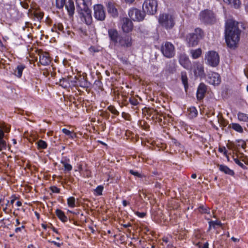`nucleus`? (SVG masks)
Segmentation results:
<instances>
[{"label": "nucleus", "mask_w": 248, "mask_h": 248, "mask_svg": "<svg viewBox=\"0 0 248 248\" xmlns=\"http://www.w3.org/2000/svg\"><path fill=\"white\" fill-rule=\"evenodd\" d=\"M238 23L232 19H228L225 25V38L227 44L231 48L236 47L240 40L241 31Z\"/></svg>", "instance_id": "obj_1"}, {"label": "nucleus", "mask_w": 248, "mask_h": 248, "mask_svg": "<svg viewBox=\"0 0 248 248\" xmlns=\"http://www.w3.org/2000/svg\"><path fill=\"white\" fill-rule=\"evenodd\" d=\"M199 19L202 23L209 25L215 24L217 21L216 14L214 11L207 9L200 12Z\"/></svg>", "instance_id": "obj_2"}, {"label": "nucleus", "mask_w": 248, "mask_h": 248, "mask_svg": "<svg viewBox=\"0 0 248 248\" xmlns=\"http://www.w3.org/2000/svg\"><path fill=\"white\" fill-rule=\"evenodd\" d=\"M204 36V31L201 28L195 29L194 32L187 35L186 41L188 46L193 47L197 46Z\"/></svg>", "instance_id": "obj_3"}, {"label": "nucleus", "mask_w": 248, "mask_h": 248, "mask_svg": "<svg viewBox=\"0 0 248 248\" xmlns=\"http://www.w3.org/2000/svg\"><path fill=\"white\" fill-rule=\"evenodd\" d=\"M77 3L78 5L79 4H82L83 7H80L81 12L80 13V18L81 20L87 25H90L92 22V16L91 11L85 5L84 0H77Z\"/></svg>", "instance_id": "obj_4"}, {"label": "nucleus", "mask_w": 248, "mask_h": 248, "mask_svg": "<svg viewBox=\"0 0 248 248\" xmlns=\"http://www.w3.org/2000/svg\"><path fill=\"white\" fill-rule=\"evenodd\" d=\"M158 21L159 24L166 29L172 28L175 24L173 16L168 14H162L159 15Z\"/></svg>", "instance_id": "obj_5"}, {"label": "nucleus", "mask_w": 248, "mask_h": 248, "mask_svg": "<svg viewBox=\"0 0 248 248\" xmlns=\"http://www.w3.org/2000/svg\"><path fill=\"white\" fill-rule=\"evenodd\" d=\"M205 60L207 61L206 63L212 67H216L219 63V55L215 51L207 52L205 56Z\"/></svg>", "instance_id": "obj_6"}, {"label": "nucleus", "mask_w": 248, "mask_h": 248, "mask_svg": "<svg viewBox=\"0 0 248 248\" xmlns=\"http://www.w3.org/2000/svg\"><path fill=\"white\" fill-rule=\"evenodd\" d=\"M157 5L156 0H146L142 5L143 10L148 14L154 15L157 11Z\"/></svg>", "instance_id": "obj_7"}, {"label": "nucleus", "mask_w": 248, "mask_h": 248, "mask_svg": "<svg viewBox=\"0 0 248 248\" xmlns=\"http://www.w3.org/2000/svg\"><path fill=\"white\" fill-rule=\"evenodd\" d=\"M161 51L163 55L167 58L173 57L175 54L174 46L169 42H166L162 45Z\"/></svg>", "instance_id": "obj_8"}, {"label": "nucleus", "mask_w": 248, "mask_h": 248, "mask_svg": "<svg viewBox=\"0 0 248 248\" xmlns=\"http://www.w3.org/2000/svg\"><path fill=\"white\" fill-rule=\"evenodd\" d=\"M191 70L193 72L194 76L196 78H203L205 77V74L203 64L199 61L193 62Z\"/></svg>", "instance_id": "obj_9"}, {"label": "nucleus", "mask_w": 248, "mask_h": 248, "mask_svg": "<svg viewBox=\"0 0 248 248\" xmlns=\"http://www.w3.org/2000/svg\"><path fill=\"white\" fill-rule=\"evenodd\" d=\"M34 52L39 57V62L43 65H47L50 63L51 60L49 54L35 49Z\"/></svg>", "instance_id": "obj_10"}, {"label": "nucleus", "mask_w": 248, "mask_h": 248, "mask_svg": "<svg viewBox=\"0 0 248 248\" xmlns=\"http://www.w3.org/2000/svg\"><path fill=\"white\" fill-rule=\"evenodd\" d=\"M94 16L98 20L103 21L106 17L105 12L103 6L101 4L94 6Z\"/></svg>", "instance_id": "obj_11"}, {"label": "nucleus", "mask_w": 248, "mask_h": 248, "mask_svg": "<svg viewBox=\"0 0 248 248\" xmlns=\"http://www.w3.org/2000/svg\"><path fill=\"white\" fill-rule=\"evenodd\" d=\"M128 15L134 21H141L144 17V14L136 8L131 9L128 12Z\"/></svg>", "instance_id": "obj_12"}, {"label": "nucleus", "mask_w": 248, "mask_h": 248, "mask_svg": "<svg viewBox=\"0 0 248 248\" xmlns=\"http://www.w3.org/2000/svg\"><path fill=\"white\" fill-rule=\"evenodd\" d=\"M207 82L213 85H218L221 81L219 75L216 72L208 74L207 78Z\"/></svg>", "instance_id": "obj_13"}, {"label": "nucleus", "mask_w": 248, "mask_h": 248, "mask_svg": "<svg viewBox=\"0 0 248 248\" xmlns=\"http://www.w3.org/2000/svg\"><path fill=\"white\" fill-rule=\"evenodd\" d=\"M122 29L125 32H129L131 31L133 27L132 22L127 17L122 19Z\"/></svg>", "instance_id": "obj_14"}, {"label": "nucleus", "mask_w": 248, "mask_h": 248, "mask_svg": "<svg viewBox=\"0 0 248 248\" xmlns=\"http://www.w3.org/2000/svg\"><path fill=\"white\" fill-rule=\"evenodd\" d=\"M207 91V86L203 83H201L199 85L197 91V98L198 100H202L205 96Z\"/></svg>", "instance_id": "obj_15"}, {"label": "nucleus", "mask_w": 248, "mask_h": 248, "mask_svg": "<svg viewBox=\"0 0 248 248\" xmlns=\"http://www.w3.org/2000/svg\"><path fill=\"white\" fill-rule=\"evenodd\" d=\"M72 85L74 86H80L81 87L85 88L88 86V83L84 77H80L78 78L75 77L73 80H71Z\"/></svg>", "instance_id": "obj_16"}, {"label": "nucleus", "mask_w": 248, "mask_h": 248, "mask_svg": "<svg viewBox=\"0 0 248 248\" xmlns=\"http://www.w3.org/2000/svg\"><path fill=\"white\" fill-rule=\"evenodd\" d=\"M108 34L110 40L112 41L115 45L117 44L120 36L117 30L115 29H109L108 30Z\"/></svg>", "instance_id": "obj_17"}, {"label": "nucleus", "mask_w": 248, "mask_h": 248, "mask_svg": "<svg viewBox=\"0 0 248 248\" xmlns=\"http://www.w3.org/2000/svg\"><path fill=\"white\" fill-rule=\"evenodd\" d=\"M118 43L122 46L129 47L132 45V38L128 35L120 37Z\"/></svg>", "instance_id": "obj_18"}, {"label": "nucleus", "mask_w": 248, "mask_h": 248, "mask_svg": "<svg viewBox=\"0 0 248 248\" xmlns=\"http://www.w3.org/2000/svg\"><path fill=\"white\" fill-rule=\"evenodd\" d=\"M12 199L10 201L9 200H6L5 205V207H3V210L6 213H8L9 212H12V209L14 208V203L15 201L16 200V195L14 194L12 196Z\"/></svg>", "instance_id": "obj_19"}, {"label": "nucleus", "mask_w": 248, "mask_h": 248, "mask_svg": "<svg viewBox=\"0 0 248 248\" xmlns=\"http://www.w3.org/2000/svg\"><path fill=\"white\" fill-rule=\"evenodd\" d=\"M179 61L180 64L183 66L185 68L187 69L189 67L190 63L188 57L185 54H181L179 57Z\"/></svg>", "instance_id": "obj_20"}, {"label": "nucleus", "mask_w": 248, "mask_h": 248, "mask_svg": "<svg viewBox=\"0 0 248 248\" xmlns=\"http://www.w3.org/2000/svg\"><path fill=\"white\" fill-rule=\"evenodd\" d=\"M64 5L69 15L72 16L75 12V5L73 0H68V2Z\"/></svg>", "instance_id": "obj_21"}, {"label": "nucleus", "mask_w": 248, "mask_h": 248, "mask_svg": "<svg viewBox=\"0 0 248 248\" xmlns=\"http://www.w3.org/2000/svg\"><path fill=\"white\" fill-rule=\"evenodd\" d=\"M107 6L108 11L109 14H110L113 17L118 16V14L117 10L113 3L108 2Z\"/></svg>", "instance_id": "obj_22"}, {"label": "nucleus", "mask_w": 248, "mask_h": 248, "mask_svg": "<svg viewBox=\"0 0 248 248\" xmlns=\"http://www.w3.org/2000/svg\"><path fill=\"white\" fill-rule=\"evenodd\" d=\"M27 236V231L25 228H22L20 230L19 228H16V239L18 241H20L25 238Z\"/></svg>", "instance_id": "obj_23"}, {"label": "nucleus", "mask_w": 248, "mask_h": 248, "mask_svg": "<svg viewBox=\"0 0 248 248\" xmlns=\"http://www.w3.org/2000/svg\"><path fill=\"white\" fill-rule=\"evenodd\" d=\"M220 171L224 172L226 174L233 176L234 174L233 170L229 169L227 166L218 164L217 165Z\"/></svg>", "instance_id": "obj_24"}, {"label": "nucleus", "mask_w": 248, "mask_h": 248, "mask_svg": "<svg viewBox=\"0 0 248 248\" xmlns=\"http://www.w3.org/2000/svg\"><path fill=\"white\" fill-rule=\"evenodd\" d=\"M26 68V66L24 63H19L16 66V77L18 78H21L22 72Z\"/></svg>", "instance_id": "obj_25"}, {"label": "nucleus", "mask_w": 248, "mask_h": 248, "mask_svg": "<svg viewBox=\"0 0 248 248\" xmlns=\"http://www.w3.org/2000/svg\"><path fill=\"white\" fill-rule=\"evenodd\" d=\"M202 53L201 48H197L196 49H192L190 51V54L193 59H196L200 57Z\"/></svg>", "instance_id": "obj_26"}, {"label": "nucleus", "mask_w": 248, "mask_h": 248, "mask_svg": "<svg viewBox=\"0 0 248 248\" xmlns=\"http://www.w3.org/2000/svg\"><path fill=\"white\" fill-rule=\"evenodd\" d=\"M229 127L232 128L234 131L242 133L243 132V129L242 126L237 123H232L229 125Z\"/></svg>", "instance_id": "obj_27"}, {"label": "nucleus", "mask_w": 248, "mask_h": 248, "mask_svg": "<svg viewBox=\"0 0 248 248\" xmlns=\"http://www.w3.org/2000/svg\"><path fill=\"white\" fill-rule=\"evenodd\" d=\"M217 122L221 126L226 127L228 124L227 121L223 118L222 114L219 113L217 116Z\"/></svg>", "instance_id": "obj_28"}, {"label": "nucleus", "mask_w": 248, "mask_h": 248, "mask_svg": "<svg viewBox=\"0 0 248 248\" xmlns=\"http://www.w3.org/2000/svg\"><path fill=\"white\" fill-rule=\"evenodd\" d=\"M56 214L58 217L63 222H65L67 220V217L65 215L63 212L60 209H57L56 210Z\"/></svg>", "instance_id": "obj_29"}, {"label": "nucleus", "mask_w": 248, "mask_h": 248, "mask_svg": "<svg viewBox=\"0 0 248 248\" xmlns=\"http://www.w3.org/2000/svg\"><path fill=\"white\" fill-rule=\"evenodd\" d=\"M225 3L231 5L235 8H238L240 5L239 0H223Z\"/></svg>", "instance_id": "obj_30"}, {"label": "nucleus", "mask_w": 248, "mask_h": 248, "mask_svg": "<svg viewBox=\"0 0 248 248\" xmlns=\"http://www.w3.org/2000/svg\"><path fill=\"white\" fill-rule=\"evenodd\" d=\"M187 111L188 112V115L190 118H194L197 117L198 115V111L195 107H190L188 108Z\"/></svg>", "instance_id": "obj_31"}, {"label": "nucleus", "mask_w": 248, "mask_h": 248, "mask_svg": "<svg viewBox=\"0 0 248 248\" xmlns=\"http://www.w3.org/2000/svg\"><path fill=\"white\" fill-rule=\"evenodd\" d=\"M237 118L240 121L248 123V114H247L239 112L237 113Z\"/></svg>", "instance_id": "obj_32"}, {"label": "nucleus", "mask_w": 248, "mask_h": 248, "mask_svg": "<svg viewBox=\"0 0 248 248\" xmlns=\"http://www.w3.org/2000/svg\"><path fill=\"white\" fill-rule=\"evenodd\" d=\"M186 73L182 72L181 73V80L183 84L184 85L185 89L186 90L188 88V81Z\"/></svg>", "instance_id": "obj_33"}, {"label": "nucleus", "mask_w": 248, "mask_h": 248, "mask_svg": "<svg viewBox=\"0 0 248 248\" xmlns=\"http://www.w3.org/2000/svg\"><path fill=\"white\" fill-rule=\"evenodd\" d=\"M52 30L55 31L64 32L63 25L60 23L55 24L52 28Z\"/></svg>", "instance_id": "obj_34"}, {"label": "nucleus", "mask_w": 248, "mask_h": 248, "mask_svg": "<svg viewBox=\"0 0 248 248\" xmlns=\"http://www.w3.org/2000/svg\"><path fill=\"white\" fill-rule=\"evenodd\" d=\"M38 149H45L47 148V144L45 141L40 140L36 143Z\"/></svg>", "instance_id": "obj_35"}, {"label": "nucleus", "mask_w": 248, "mask_h": 248, "mask_svg": "<svg viewBox=\"0 0 248 248\" xmlns=\"http://www.w3.org/2000/svg\"><path fill=\"white\" fill-rule=\"evenodd\" d=\"M150 113L153 116V117H155L156 119H158L159 122L162 121V119L160 117L161 115L157 110L152 109L150 110Z\"/></svg>", "instance_id": "obj_36"}, {"label": "nucleus", "mask_w": 248, "mask_h": 248, "mask_svg": "<svg viewBox=\"0 0 248 248\" xmlns=\"http://www.w3.org/2000/svg\"><path fill=\"white\" fill-rule=\"evenodd\" d=\"M209 230H210L212 227H213L214 228H215L216 226H221L222 225L221 222L220 221H210L209 222Z\"/></svg>", "instance_id": "obj_37"}, {"label": "nucleus", "mask_w": 248, "mask_h": 248, "mask_svg": "<svg viewBox=\"0 0 248 248\" xmlns=\"http://www.w3.org/2000/svg\"><path fill=\"white\" fill-rule=\"evenodd\" d=\"M66 0H56V6L58 9H62L63 7L65 2Z\"/></svg>", "instance_id": "obj_38"}, {"label": "nucleus", "mask_w": 248, "mask_h": 248, "mask_svg": "<svg viewBox=\"0 0 248 248\" xmlns=\"http://www.w3.org/2000/svg\"><path fill=\"white\" fill-rule=\"evenodd\" d=\"M67 204L70 207H75V198L74 197H70L67 199Z\"/></svg>", "instance_id": "obj_39"}, {"label": "nucleus", "mask_w": 248, "mask_h": 248, "mask_svg": "<svg viewBox=\"0 0 248 248\" xmlns=\"http://www.w3.org/2000/svg\"><path fill=\"white\" fill-rule=\"evenodd\" d=\"M34 16L37 20H40L44 16V13L41 12L35 11L33 13Z\"/></svg>", "instance_id": "obj_40"}, {"label": "nucleus", "mask_w": 248, "mask_h": 248, "mask_svg": "<svg viewBox=\"0 0 248 248\" xmlns=\"http://www.w3.org/2000/svg\"><path fill=\"white\" fill-rule=\"evenodd\" d=\"M61 163L63 165L65 170L70 171L72 169V166L65 161H61Z\"/></svg>", "instance_id": "obj_41"}, {"label": "nucleus", "mask_w": 248, "mask_h": 248, "mask_svg": "<svg viewBox=\"0 0 248 248\" xmlns=\"http://www.w3.org/2000/svg\"><path fill=\"white\" fill-rule=\"evenodd\" d=\"M108 109L109 111L111 112L112 114L115 115H119V111L116 109V108H115L113 106H110L108 107Z\"/></svg>", "instance_id": "obj_42"}, {"label": "nucleus", "mask_w": 248, "mask_h": 248, "mask_svg": "<svg viewBox=\"0 0 248 248\" xmlns=\"http://www.w3.org/2000/svg\"><path fill=\"white\" fill-rule=\"evenodd\" d=\"M19 41V49H21L22 48H24L25 50H26V42L24 40L22 39H18Z\"/></svg>", "instance_id": "obj_43"}, {"label": "nucleus", "mask_w": 248, "mask_h": 248, "mask_svg": "<svg viewBox=\"0 0 248 248\" xmlns=\"http://www.w3.org/2000/svg\"><path fill=\"white\" fill-rule=\"evenodd\" d=\"M103 188H104V187L103 186H98L95 189V191L96 192V195H98V196L102 195V191H103Z\"/></svg>", "instance_id": "obj_44"}, {"label": "nucleus", "mask_w": 248, "mask_h": 248, "mask_svg": "<svg viewBox=\"0 0 248 248\" xmlns=\"http://www.w3.org/2000/svg\"><path fill=\"white\" fill-rule=\"evenodd\" d=\"M6 147V143L3 139H0V151L5 149Z\"/></svg>", "instance_id": "obj_45"}, {"label": "nucleus", "mask_w": 248, "mask_h": 248, "mask_svg": "<svg viewBox=\"0 0 248 248\" xmlns=\"http://www.w3.org/2000/svg\"><path fill=\"white\" fill-rule=\"evenodd\" d=\"M199 212L201 213H206L209 214L210 210L209 208H206L204 207L203 206L199 207L198 208Z\"/></svg>", "instance_id": "obj_46"}, {"label": "nucleus", "mask_w": 248, "mask_h": 248, "mask_svg": "<svg viewBox=\"0 0 248 248\" xmlns=\"http://www.w3.org/2000/svg\"><path fill=\"white\" fill-rule=\"evenodd\" d=\"M218 151L220 153H223L224 155L226 156L228 158H229L227 155V150H226L225 147H219L218 149Z\"/></svg>", "instance_id": "obj_47"}, {"label": "nucleus", "mask_w": 248, "mask_h": 248, "mask_svg": "<svg viewBox=\"0 0 248 248\" xmlns=\"http://www.w3.org/2000/svg\"><path fill=\"white\" fill-rule=\"evenodd\" d=\"M60 82V85L65 88L68 86V80L65 78L61 79Z\"/></svg>", "instance_id": "obj_48"}, {"label": "nucleus", "mask_w": 248, "mask_h": 248, "mask_svg": "<svg viewBox=\"0 0 248 248\" xmlns=\"http://www.w3.org/2000/svg\"><path fill=\"white\" fill-rule=\"evenodd\" d=\"M129 102L132 105L134 106H136L139 104L138 100L134 97L130 98L129 99Z\"/></svg>", "instance_id": "obj_49"}, {"label": "nucleus", "mask_w": 248, "mask_h": 248, "mask_svg": "<svg viewBox=\"0 0 248 248\" xmlns=\"http://www.w3.org/2000/svg\"><path fill=\"white\" fill-rule=\"evenodd\" d=\"M234 161L236 164H237L242 168L244 169L246 168V166L238 158H234Z\"/></svg>", "instance_id": "obj_50"}, {"label": "nucleus", "mask_w": 248, "mask_h": 248, "mask_svg": "<svg viewBox=\"0 0 248 248\" xmlns=\"http://www.w3.org/2000/svg\"><path fill=\"white\" fill-rule=\"evenodd\" d=\"M129 172H130V173L131 174H132V175H134V176H137V177H138L140 178V177H141V174H140V173L139 172H138V171H134V170H130Z\"/></svg>", "instance_id": "obj_51"}, {"label": "nucleus", "mask_w": 248, "mask_h": 248, "mask_svg": "<svg viewBox=\"0 0 248 248\" xmlns=\"http://www.w3.org/2000/svg\"><path fill=\"white\" fill-rule=\"evenodd\" d=\"M172 143L173 145V146H175L176 147H179L181 148V146H182L180 143H179L176 139H172Z\"/></svg>", "instance_id": "obj_52"}, {"label": "nucleus", "mask_w": 248, "mask_h": 248, "mask_svg": "<svg viewBox=\"0 0 248 248\" xmlns=\"http://www.w3.org/2000/svg\"><path fill=\"white\" fill-rule=\"evenodd\" d=\"M51 190L53 192L56 193H59L60 192V189L55 186L51 187Z\"/></svg>", "instance_id": "obj_53"}, {"label": "nucleus", "mask_w": 248, "mask_h": 248, "mask_svg": "<svg viewBox=\"0 0 248 248\" xmlns=\"http://www.w3.org/2000/svg\"><path fill=\"white\" fill-rule=\"evenodd\" d=\"M37 139V137L36 136V135L34 134H32L31 136L29 139V141L30 142H32L33 141H34Z\"/></svg>", "instance_id": "obj_54"}, {"label": "nucleus", "mask_w": 248, "mask_h": 248, "mask_svg": "<svg viewBox=\"0 0 248 248\" xmlns=\"http://www.w3.org/2000/svg\"><path fill=\"white\" fill-rule=\"evenodd\" d=\"M37 139V137L36 136V135L34 134H32L31 136L29 139V141L30 142H32L33 141H34Z\"/></svg>", "instance_id": "obj_55"}, {"label": "nucleus", "mask_w": 248, "mask_h": 248, "mask_svg": "<svg viewBox=\"0 0 248 248\" xmlns=\"http://www.w3.org/2000/svg\"><path fill=\"white\" fill-rule=\"evenodd\" d=\"M62 132L65 134L66 135L68 136L69 137L70 135H71L72 132L70 130L66 129V128H63L62 129Z\"/></svg>", "instance_id": "obj_56"}, {"label": "nucleus", "mask_w": 248, "mask_h": 248, "mask_svg": "<svg viewBox=\"0 0 248 248\" xmlns=\"http://www.w3.org/2000/svg\"><path fill=\"white\" fill-rule=\"evenodd\" d=\"M1 128L3 130V132L5 131V132H9L10 130V128L5 125V124Z\"/></svg>", "instance_id": "obj_57"}, {"label": "nucleus", "mask_w": 248, "mask_h": 248, "mask_svg": "<svg viewBox=\"0 0 248 248\" xmlns=\"http://www.w3.org/2000/svg\"><path fill=\"white\" fill-rule=\"evenodd\" d=\"M19 226L16 227V228H19L20 230H21V229L22 228V227L23 228H25V226L23 224H22L20 226V222L19 221V220L18 219H16V226Z\"/></svg>", "instance_id": "obj_58"}, {"label": "nucleus", "mask_w": 248, "mask_h": 248, "mask_svg": "<svg viewBox=\"0 0 248 248\" xmlns=\"http://www.w3.org/2000/svg\"><path fill=\"white\" fill-rule=\"evenodd\" d=\"M238 142H240V144H241L240 145H241L242 148H243V149H245L246 148V143L244 140H238Z\"/></svg>", "instance_id": "obj_59"}, {"label": "nucleus", "mask_w": 248, "mask_h": 248, "mask_svg": "<svg viewBox=\"0 0 248 248\" xmlns=\"http://www.w3.org/2000/svg\"><path fill=\"white\" fill-rule=\"evenodd\" d=\"M215 112L214 111L210 110L209 112H206L205 115L207 116V117H210L211 116L214 115Z\"/></svg>", "instance_id": "obj_60"}, {"label": "nucleus", "mask_w": 248, "mask_h": 248, "mask_svg": "<svg viewBox=\"0 0 248 248\" xmlns=\"http://www.w3.org/2000/svg\"><path fill=\"white\" fill-rule=\"evenodd\" d=\"M136 214L137 215H138L139 217H143L145 216L146 215V214L143 213V212H137L136 213Z\"/></svg>", "instance_id": "obj_61"}, {"label": "nucleus", "mask_w": 248, "mask_h": 248, "mask_svg": "<svg viewBox=\"0 0 248 248\" xmlns=\"http://www.w3.org/2000/svg\"><path fill=\"white\" fill-rule=\"evenodd\" d=\"M49 242H50L51 243L54 244L55 245L57 246L58 247H61L62 245V243H57V242H56L55 241H49Z\"/></svg>", "instance_id": "obj_62"}, {"label": "nucleus", "mask_w": 248, "mask_h": 248, "mask_svg": "<svg viewBox=\"0 0 248 248\" xmlns=\"http://www.w3.org/2000/svg\"><path fill=\"white\" fill-rule=\"evenodd\" d=\"M5 202L4 199H0V207H3L4 204H5Z\"/></svg>", "instance_id": "obj_63"}, {"label": "nucleus", "mask_w": 248, "mask_h": 248, "mask_svg": "<svg viewBox=\"0 0 248 248\" xmlns=\"http://www.w3.org/2000/svg\"><path fill=\"white\" fill-rule=\"evenodd\" d=\"M209 244L208 242L204 243L203 246H200L199 248H209Z\"/></svg>", "instance_id": "obj_64"}]
</instances>
